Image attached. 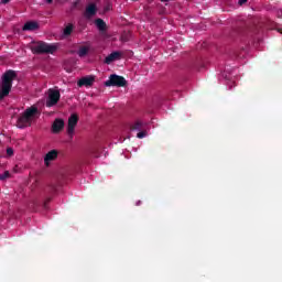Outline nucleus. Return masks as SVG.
Here are the masks:
<instances>
[{"instance_id": "10", "label": "nucleus", "mask_w": 282, "mask_h": 282, "mask_svg": "<svg viewBox=\"0 0 282 282\" xmlns=\"http://www.w3.org/2000/svg\"><path fill=\"white\" fill-rule=\"evenodd\" d=\"M65 129V121L63 119H55L52 124V131L54 133H61Z\"/></svg>"}, {"instance_id": "20", "label": "nucleus", "mask_w": 282, "mask_h": 282, "mask_svg": "<svg viewBox=\"0 0 282 282\" xmlns=\"http://www.w3.org/2000/svg\"><path fill=\"white\" fill-rule=\"evenodd\" d=\"M52 202V198L48 197L44 200V208H47V204H50Z\"/></svg>"}, {"instance_id": "12", "label": "nucleus", "mask_w": 282, "mask_h": 282, "mask_svg": "<svg viewBox=\"0 0 282 282\" xmlns=\"http://www.w3.org/2000/svg\"><path fill=\"white\" fill-rule=\"evenodd\" d=\"M22 30L23 32H34V30H39V22L29 21L23 25Z\"/></svg>"}, {"instance_id": "8", "label": "nucleus", "mask_w": 282, "mask_h": 282, "mask_svg": "<svg viewBox=\"0 0 282 282\" xmlns=\"http://www.w3.org/2000/svg\"><path fill=\"white\" fill-rule=\"evenodd\" d=\"M96 83V76H85L77 82L78 87H91Z\"/></svg>"}, {"instance_id": "21", "label": "nucleus", "mask_w": 282, "mask_h": 282, "mask_svg": "<svg viewBox=\"0 0 282 282\" xmlns=\"http://www.w3.org/2000/svg\"><path fill=\"white\" fill-rule=\"evenodd\" d=\"M243 3H248V0H239V6H243Z\"/></svg>"}, {"instance_id": "14", "label": "nucleus", "mask_w": 282, "mask_h": 282, "mask_svg": "<svg viewBox=\"0 0 282 282\" xmlns=\"http://www.w3.org/2000/svg\"><path fill=\"white\" fill-rule=\"evenodd\" d=\"M131 131H142L144 129V122L142 120H137L130 126Z\"/></svg>"}, {"instance_id": "11", "label": "nucleus", "mask_w": 282, "mask_h": 282, "mask_svg": "<svg viewBox=\"0 0 282 282\" xmlns=\"http://www.w3.org/2000/svg\"><path fill=\"white\" fill-rule=\"evenodd\" d=\"M58 158V151L56 150H51L48 153L45 154L44 156V163L46 166H50V162H54Z\"/></svg>"}, {"instance_id": "9", "label": "nucleus", "mask_w": 282, "mask_h": 282, "mask_svg": "<svg viewBox=\"0 0 282 282\" xmlns=\"http://www.w3.org/2000/svg\"><path fill=\"white\" fill-rule=\"evenodd\" d=\"M120 58H122V53L119 51H115L105 58L104 63H106V65H111V63L120 61Z\"/></svg>"}, {"instance_id": "6", "label": "nucleus", "mask_w": 282, "mask_h": 282, "mask_svg": "<svg viewBox=\"0 0 282 282\" xmlns=\"http://www.w3.org/2000/svg\"><path fill=\"white\" fill-rule=\"evenodd\" d=\"M78 124V115L73 113L68 118V124H67V133L70 135V138L74 135V131L76 129V126Z\"/></svg>"}, {"instance_id": "4", "label": "nucleus", "mask_w": 282, "mask_h": 282, "mask_svg": "<svg viewBox=\"0 0 282 282\" xmlns=\"http://www.w3.org/2000/svg\"><path fill=\"white\" fill-rule=\"evenodd\" d=\"M127 79L120 75H110L109 79L105 82L106 87H126Z\"/></svg>"}, {"instance_id": "17", "label": "nucleus", "mask_w": 282, "mask_h": 282, "mask_svg": "<svg viewBox=\"0 0 282 282\" xmlns=\"http://www.w3.org/2000/svg\"><path fill=\"white\" fill-rule=\"evenodd\" d=\"M10 177V171H4L3 174H0V180L3 182Z\"/></svg>"}, {"instance_id": "25", "label": "nucleus", "mask_w": 282, "mask_h": 282, "mask_svg": "<svg viewBox=\"0 0 282 282\" xmlns=\"http://www.w3.org/2000/svg\"><path fill=\"white\" fill-rule=\"evenodd\" d=\"M278 32H282V30H281V29H278Z\"/></svg>"}, {"instance_id": "24", "label": "nucleus", "mask_w": 282, "mask_h": 282, "mask_svg": "<svg viewBox=\"0 0 282 282\" xmlns=\"http://www.w3.org/2000/svg\"><path fill=\"white\" fill-rule=\"evenodd\" d=\"M163 3H166V2H169V0H161Z\"/></svg>"}, {"instance_id": "1", "label": "nucleus", "mask_w": 282, "mask_h": 282, "mask_svg": "<svg viewBox=\"0 0 282 282\" xmlns=\"http://www.w3.org/2000/svg\"><path fill=\"white\" fill-rule=\"evenodd\" d=\"M17 79V72L9 69L6 70L2 75V82L0 84V100L10 96V91H12V82Z\"/></svg>"}, {"instance_id": "16", "label": "nucleus", "mask_w": 282, "mask_h": 282, "mask_svg": "<svg viewBox=\"0 0 282 282\" xmlns=\"http://www.w3.org/2000/svg\"><path fill=\"white\" fill-rule=\"evenodd\" d=\"M74 32V24L69 23L65 26L64 31H63V34L65 36H70L72 33Z\"/></svg>"}, {"instance_id": "22", "label": "nucleus", "mask_w": 282, "mask_h": 282, "mask_svg": "<svg viewBox=\"0 0 282 282\" xmlns=\"http://www.w3.org/2000/svg\"><path fill=\"white\" fill-rule=\"evenodd\" d=\"M1 3L6 6L7 3H10V0H1Z\"/></svg>"}, {"instance_id": "3", "label": "nucleus", "mask_w": 282, "mask_h": 282, "mask_svg": "<svg viewBox=\"0 0 282 282\" xmlns=\"http://www.w3.org/2000/svg\"><path fill=\"white\" fill-rule=\"evenodd\" d=\"M58 50V46L55 44H48L47 42L39 41L35 42L31 47L33 54H54Z\"/></svg>"}, {"instance_id": "13", "label": "nucleus", "mask_w": 282, "mask_h": 282, "mask_svg": "<svg viewBox=\"0 0 282 282\" xmlns=\"http://www.w3.org/2000/svg\"><path fill=\"white\" fill-rule=\"evenodd\" d=\"M95 25L99 30V32H106L107 30V22H105V20L100 18L95 20Z\"/></svg>"}, {"instance_id": "15", "label": "nucleus", "mask_w": 282, "mask_h": 282, "mask_svg": "<svg viewBox=\"0 0 282 282\" xmlns=\"http://www.w3.org/2000/svg\"><path fill=\"white\" fill-rule=\"evenodd\" d=\"M89 54V46H80L77 55L79 56V58H85V56H87Z\"/></svg>"}, {"instance_id": "7", "label": "nucleus", "mask_w": 282, "mask_h": 282, "mask_svg": "<svg viewBox=\"0 0 282 282\" xmlns=\"http://www.w3.org/2000/svg\"><path fill=\"white\" fill-rule=\"evenodd\" d=\"M98 13V7L96 6V3H89L86 7V10L84 12V17L85 19H94V17H96V14Z\"/></svg>"}, {"instance_id": "2", "label": "nucleus", "mask_w": 282, "mask_h": 282, "mask_svg": "<svg viewBox=\"0 0 282 282\" xmlns=\"http://www.w3.org/2000/svg\"><path fill=\"white\" fill-rule=\"evenodd\" d=\"M36 113H39V108H36V106L26 108L17 120L18 129H25V127H30L32 124V118H34Z\"/></svg>"}, {"instance_id": "18", "label": "nucleus", "mask_w": 282, "mask_h": 282, "mask_svg": "<svg viewBox=\"0 0 282 282\" xmlns=\"http://www.w3.org/2000/svg\"><path fill=\"white\" fill-rule=\"evenodd\" d=\"M137 138H139V140H142V138H147V131L140 130V132L137 134Z\"/></svg>"}, {"instance_id": "19", "label": "nucleus", "mask_w": 282, "mask_h": 282, "mask_svg": "<svg viewBox=\"0 0 282 282\" xmlns=\"http://www.w3.org/2000/svg\"><path fill=\"white\" fill-rule=\"evenodd\" d=\"M7 155H9V158H12V155H14V149L8 148L7 149Z\"/></svg>"}, {"instance_id": "5", "label": "nucleus", "mask_w": 282, "mask_h": 282, "mask_svg": "<svg viewBox=\"0 0 282 282\" xmlns=\"http://www.w3.org/2000/svg\"><path fill=\"white\" fill-rule=\"evenodd\" d=\"M58 100H61V91L55 89H50L48 98L46 100V107H54V105H58Z\"/></svg>"}, {"instance_id": "26", "label": "nucleus", "mask_w": 282, "mask_h": 282, "mask_svg": "<svg viewBox=\"0 0 282 282\" xmlns=\"http://www.w3.org/2000/svg\"><path fill=\"white\" fill-rule=\"evenodd\" d=\"M137 206H140V200H139V203L137 204Z\"/></svg>"}, {"instance_id": "23", "label": "nucleus", "mask_w": 282, "mask_h": 282, "mask_svg": "<svg viewBox=\"0 0 282 282\" xmlns=\"http://www.w3.org/2000/svg\"><path fill=\"white\" fill-rule=\"evenodd\" d=\"M54 0H46V3H52Z\"/></svg>"}]
</instances>
